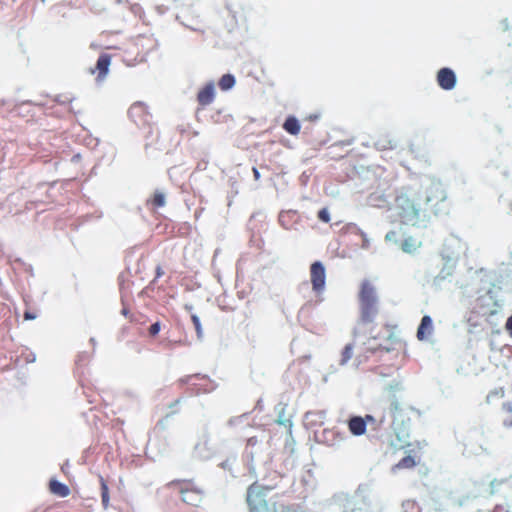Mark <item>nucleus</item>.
<instances>
[{
  "instance_id": "obj_1",
  "label": "nucleus",
  "mask_w": 512,
  "mask_h": 512,
  "mask_svg": "<svg viewBox=\"0 0 512 512\" xmlns=\"http://www.w3.org/2000/svg\"><path fill=\"white\" fill-rule=\"evenodd\" d=\"M393 216L402 224L416 225L422 207L417 201V194L411 189H401L395 195L394 204L390 208Z\"/></svg>"
},
{
  "instance_id": "obj_2",
  "label": "nucleus",
  "mask_w": 512,
  "mask_h": 512,
  "mask_svg": "<svg viewBox=\"0 0 512 512\" xmlns=\"http://www.w3.org/2000/svg\"><path fill=\"white\" fill-rule=\"evenodd\" d=\"M359 320L362 324H372L380 312V301L376 288L369 280H364L358 293Z\"/></svg>"
},
{
  "instance_id": "obj_3",
  "label": "nucleus",
  "mask_w": 512,
  "mask_h": 512,
  "mask_svg": "<svg viewBox=\"0 0 512 512\" xmlns=\"http://www.w3.org/2000/svg\"><path fill=\"white\" fill-rule=\"evenodd\" d=\"M246 501L249 512H277L281 505L277 494L272 495L269 487L257 483L249 486Z\"/></svg>"
},
{
  "instance_id": "obj_4",
  "label": "nucleus",
  "mask_w": 512,
  "mask_h": 512,
  "mask_svg": "<svg viewBox=\"0 0 512 512\" xmlns=\"http://www.w3.org/2000/svg\"><path fill=\"white\" fill-rule=\"evenodd\" d=\"M166 487L188 506L200 507L205 499V490L194 479H175L167 483Z\"/></svg>"
},
{
  "instance_id": "obj_5",
  "label": "nucleus",
  "mask_w": 512,
  "mask_h": 512,
  "mask_svg": "<svg viewBox=\"0 0 512 512\" xmlns=\"http://www.w3.org/2000/svg\"><path fill=\"white\" fill-rule=\"evenodd\" d=\"M310 281L313 291L319 295L325 289L326 270L320 261H315L310 266Z\"/></svg>"
},
{
  "instance_id": "obj_6",
  "label": "nucleus",
  "mask_w": 512,
  "mask_h": 512,
  "mask_svg": "<svg viewBox=\"0 0 512 512\" xmlns=\"http://www.w3.org/2000/svg\"><path fill=\"white\" fill-rule=\"evenodd\" d=\"M394 190L391 186L387 188L380 189L378 188L376 191L372 192L369 195V202L376 207L384 208L389 206L390 199L393 196Z\"/></svg>"
},
{
  "instance_id": "obj_7",
  "label": "nucleus",
  "mask_w": 512,
  "mask_h": 512,
  "mask_svg": "<svg viewBox=\"0 0 512 512\" xmlns=\"http://www.w3.org/2000/svg\"><path fill=\"white\" fill-rule=\"evenodd\" d=\"M437 83L443 90H452L456 85V75L450 68H441L437 72Z\"/></svg>"
},
{
  "instance_id": "obj_8",
  "label": "nucleus",
  "mask_w": 512,
  "mask_h": 512,
  "mask_svg": "<svg viewBox=\"0 0 512 512\" xmlns=\"http://www.w3.org/2000/svg\"><path fill=\"white\" fill-rule=\"evenodd\" d=\"M128 114L129 117L137 124L147 122L149 117L147 106L140 102L132 104L128 110Z\"/></svg>"
},
{
  "instance_id": "obj_9",
  "label": "nucleus",
  "mask_w": 512,
  "mask_h": 512,
  "mask_svg": "<svg viewBox=\"0 0 512 512\" xmlns=\"http://www.w3.org/2000/svg\"><path fill=\"white\" fill-rule=\"evenodd\" d=\"M214 98H215V87L212 82L207 83L197 93V102L201 108H204V107L210 105L214 101Z\"/></svg>"
},
{
  "instance_id": "obj_10",
  "label": "nucleus",
  "mask_w": 512,
  "mask_h": 512,
  "mask_svg": "<svg viewBox=\"0 0 512 512\" xmlns=\"http://www.w3.org/2000/svg\"><path fill=\"white\" fill-rule=\"evenodd\" d=\"M348 429L354 436H361L365 434L367 429V420L361 416H352L347 421Z\"/></svg>"
},
{
  "instance_id": "obj_11",
  "label": "nucleus",
  "mask_w": 512,
  "mask_h": 512,
  "mask_svg": "<svg viewBox=\"0 0 512 512\" xmlns=\"http://www.w3.org/2000/svg\"><path fill=\"white\" fill-rule=\"evenodd\" d=\"M111 64V56L108 54H101L96 62L94 69H91V73L98 72L97 79L102 80L106 77L109 66Z\"/></svg>"
},
{
  "instance_id": "obj_12",
  "label": "nucleus",
  "mask_w": 512,
  "mask_h": 512,
  "mask_svg": "<svg viewBox=\"0 0 512 512\" xmlns=\"http://www.w3.org/2000/svg\"><path fill=\"white\" fill-rule=\"evenodd\" d=\"M446 199V192L439 184L431 185L426 191V202L438 204Z\"/></svg>"
},
{
  "instance_id": "obj_13",
  "label": "nucleus",
  "mask_w": 512,
  "mask_h": 512,
  "mask_svg": "<svg viewBox=\"0 0 512 512\" xmlns=\"http://www.w3.org/2000/svg\"><path fill=\"white\" fill-rule=\"evenodd\" d=\"M433 333V321L430 316L425 315L422 317L420 325L417 329V339L424 341L428 339Z\"/></svg>"
},
{
  "instance_id": "obj_14",
  "label": "nucleus",
  "mask_w": 512,
  "mask_h": 512,
  "mask_svg": "<svg viewBox=\"0 0 512 512\" xmlns=\"http://www.w3.org/2000/svg\"><path fill=\"white\" fill-rule=\"evenodd\" d=\"M49 490L52 494L59 497H67L70 494V489L66 484H63L55 479L50 480Z\"/></svg>"
},
{
  "instance_id": "obj_15",
  "label": "nucleus",
  "mask_w": 512,
  "mask_h": 512,
  "mask_svg": "<svg viewBox=\"0 0 512 512\" xmlns=\"http://www.w3.org/2000/svg\"><path fill=\"white\" fill-rule=\"evenodd\" d=\"M419 463V459L417 460L415 457L411 455H407L403 457L398 463L392 466V472H397L401 469H412Z\"/></svg>"
},
{
  "instance_id": "obj_16",
  "label": "nucleus",
  "mask_w": 512,
  "mask_h": 512,
  "mask_svg": "<svg viewBox=\"0 0 512 512\" xmlns=\"http://www.w3.org/2000/svg\"><path fill=\"white\" fill-rule=\"evenodd\" d=\"M283 129L290 135L296 136L299 134L301 126L296 117L288 116L283 123Z\"/></svg>"
},
{
  "instance_id": "obj_17",
  "label": "nucleus",
  "mask_w": 512,
  "mask_h": 512,
  "mask_svg": "<svg viewBox=\"0 0 512 512\" xmlns=\"http://www.w3.org/2000/svg\"><path fill=\"white\" fill-rule=\"evenodd\" d=\"M421 246V241L414 237H407L401 243V249L405 253H414Z\"/></svg>"
},
{
  "instance_id": "obj_18",
  "label": "nucleus",
  "mask_w": 512,
  "mask_h": 512,
  "mask_svg": "<svg viewBox=\"0 0 512 512\" xmlns=\"http://www.w3.org/2000/svg\"><path fill=\"white\" fill-rule=\"evenodd\" d=\"M502 423L505 427H512V404L506 402L502 405Z\"/></svg>"
},
{
  "instance_id": "obj_19",
  "label": "nucleus",
  "mask_w": 512,
  "mask_h": 512,
  "mask_svg": "<svg viewBox=\"0 0 512 512\" xmlns=\"http://www.w3.org/2000/svg\"><path fill=\"white\" fill-rule=\"evenodd\" d=\"M99 482H100V488H101L102 504H103L104 508H107L109 506V501H110L108 485H107L106 480L102 476H100Z\"/></svg>"
},
{
  "instance_id": "obj_20",
  "label": "nucleus",
  "mask_w": 512,
  "mask_h": 512,
  "mask_svg": "<svg viewBox=\"0 0 512 512\" xmlns=\"http://www.w3.org/2000/svg\"><path fill=\"white\" fill-rule=\"evenodd\" d=\"M235 84V78L233 75L231 74H225L223 75L220 80H219V87L222 89V90H228L230 88H232Z\"/></svg>"
},
{
  "instance_id": "obj_21",
  "label": "nucleus",
  "mask_w": 512,
  "mask_h": 512,
  "mask_svg": "<svg viewBox=\"0 0 512 512\" xmlns=\"http://www.w3.org/2000/svg\"><path fill=\"white\" fill-rule=\"evenodd\" d=\"M149 203L155 208L163 207L166 203L165 195L162 192H155Z\"/></svg>"
},
{
  "instance_id": "obj_22",
  "label": "nucleus",
  "mask_w": 512,
  "mask_h": 512,
  "mask_svg": "<svg viewBox=\"0 0 512 512\" xmlns=\"http://www.w3.org/2000/svg\"><path fill=\"white\" fill-rule=\"evenodd\" d=\"M353 344H347L342 353H341V359H340V365H345L347 362L352 358L353 355Z\"/></svg>"
},
{
  "instance_id": "obj_23",
  "label": "nucleus",
  "mask_w": 512,
  "mask_h": 512,
  "mask_svg": "<svg viewBox=\"0 0 512 512\" xmlns=\"http://www.w3.org/2000/svg\"><path fill=\"white\" fill-rule=\"evenodd\" d=\"M401 411H402V408L398 401L394 400L390 403L389 413H390L391 417L393 418V423L397 420Z\"/></svg>"
},
{
  "instance_id": "obj_24",
  "label": "nucleus",
  "mask_w": 512,
  "mask_h": 512,
  "mask_svg": "<svg viewBox=\"0 0 512 512\" xmlns=\"http://www.w3.org/2000/svg\"><path fill=\"white\" fill-rule=\"evenodd\" d=\"M384 328L387 331V340L390 341L391 344L394 343L396 341V338H395L396 325L386 323V324H384Z\"/></svg>"
},
{
  "instance_id": "obj_25",
  "label": "nucleus",
  "mask_w": 512,
  "mask_h": 512,
  "mask_svg": "<svg viewBox=\"0 0 512 512\" xmlns=\"http://www.w3.org/2000/svg\"><path fill=\"white\" fill-rule=\"evenodd\" d=\"M191 320H192V323H193V325L195 327V330H196V333H197V337L199 339H201L202 336H203V330H202V326H201L199 317L197 315L193 314L191 316Z\"/></svg>"
},
{
  "instance_id": "obj_26",
  "label": "nucleus",
  "mask_w": 512,
  "mask_h": 512,
  "mask_svg": "<svg viewBox=\"0 0 512 512\" xmlns=\"http://www.w3.org/2000/svg\"><path fill=\"white\" fill-rule=\"evenodd\" d=\"M318 219L324 223H328L330 221V214L327 208L319 210Z\"/></svg>"
},
{
  "instance_id": "obj_27",
  "label": "nucleus",
  "mask_w": 512,
  "mask_h": 512,
  "mask_svg": "<svg viewBox=\"0 0 512 512\" xmlns=\"http://www.w3.org/2000/svg\"><path fill=\"white\" fill-rule=\"evenodd\" d=\"M161 329L160 322H155L149 327V335L156 336Z\"/></svg>"
},
{
  "instance_id": "obj_28",
  "label": "nucleus",
  "mask_w": 512,
  "mask_h": 512,
  "mask_svg": "<svg viewBox=\"0 0 512 512\" xmlns=\"http://www.w3.org/2000/svg\"><path fill=\"white\" fill-rule=\"evenodd\" d=\"M503 396H504V390H503V388H500V389L494 390V391L490 392V393L487 395V402H490L491 398H493V397H503Z\"/></svg>"
},
{
  "instance_id": "obj_29",
  "label": "nucleus",
  "mask_w": 512,
  "mask_h": 512,
  "mask_svg": "<svg viewBox=\"0 0 512 512\" xmlns=\"http://www.w3.org/2000/svg\"><path fill=\"white\" fill-rule=\"evenodd\" d=\"M23 317H24V320H34V319L37 318V314L35 312L30 311V310H26L24 312Z\"/></svg>"
},
{
  "instance_id": "obj_30",
  "label": "nucleus",
  "mask_w": 512,
  "mask_h": 512,
  "mask_svg": "<svg viewBox=\"0 0 512 512\" xmlns=\"http://www.w3.org/2000/svg\"><path fill=\"white\" fill-rule=\"evenodd\" d=\"M397 232L396 231H389L386 236H385V239L386 241H397Z\"/></svg>"
},
{
  "instance_id": "obj_31",
  "label": "nucleus",
  "mask_w": 512,
  "mask_h": 512,
  "mask_svg": "<svg viewBox=\"0 0 512 512\" xmlns=\"http://www.w3.org/2000/svg\"><path fill=\"white\" fill-rule=\"evenodd\" d=\"M277 512H299V511L292 507L284 506L281 504L280 507L278 508Z\"/></svg>"
},
{
  "instance_id": "obj_32",
  "label": "nucleus",
  "mask_w": 512,
  "mask_h": 512,
  "mask_svg": "<svg viewBox=\"0 0 512 512\" xmlns=\"http://www.w3.org/2000/svg\"><path fill=\"white\" fill-rule=\"evenodd\" d=\"M505 328L512 337V315L507 319Z\"/></svg>"
},
{
  "instance_id": "obj_33",
  "label": "nucleus",
  "mask_w": 512,
  "mask_h": 512,
  "mask_svg": "<svg viewBox=\"0 0 512 512\" xmlns=\"http://www.w3.org/2000/svg\"><path fill=\"white\" fill-rule=\"evenodd\" d=\"M155 272H156V278H160V277H162L164 275L163 268L160 265H158L156 267V271Z\"/></svg>"
},
{
  "instance_id": "obj_34",
  "label": "nucleus",
  "mask_w": 512,
  "mask_h": 512,
  "mask_svg": "<svg viewBox=\"0 0 512 512\" xmlns=\"http://www.w3.org/2000/svg\"><path fill=\"white\" fill-rule=\"evenodd\" d=\"M252 171H253V175H254L255 180H259L260 179V173H259L258 169L254 167L252 169Z\"/></svg>"
},
{
  "instance_id": "obj_35",
  "label": "nucleus",
  "mask_w": 512,
  "mask_h": 512,
  "mask_svg": "<svg viewBox=\"0 0 512 512\" xmlns=\"http://www.w3.org/2000/svg\"><path fill=\"white\" fill-rule=\"evenodd\" d=\"M365 420H367V424L368 423H371V422H374V417L371 416V415H366L365 417H363Z\"/></svg>"
},
{
  "instance_id": "obj_36",
  "label": "nucleus",
  "mask_w": 512,
  "mask_h": 512,
  "mask_svg": "<svg viewBox=\"0 0 512 512\" xmlns=\"http://www.w3.org/2000/svg\"><path fill=\"white\" fill-rule=\"evenodd\" d=\"M371 337H372L373 339H380V338H381V336H380L379 334H373V331H372V330H371Z\"/></svg>"
},
{
  "instance_id": "obj_37",
  "label": "nucleus",
  "mask_w": 512,
  "mask_h": 512,
  "mask_svg": "<svg viewBox=\"0 0 512 512\" xmlns=\"http://www.w3.org/2000/svg\"><path fill=\"white\" fill-rule=\"evenodd\" d=\"M248 443L251 444V445L255 444L256 443V439L255 438H249L248 439Z\"/></svg>"
},
{
  "instance_id": "obj_38",
  "label": "nucleus",
  "mask_w": 512,
  "mask_h": 512,
  "mask_svg": "<svg viewBox=\"0 0 512 512\" xmlns=\"http://www.w3.org/2000/svg\"><path fill=\"white\" fill-rule=\"evenodd\" d=\"M379 348H383V349H385L386 351H389V350H391V349H392L390 346H382V345H380V346H379Z\"/></svg>"
},
{
  "instance_id": "obj_39",
  "label": "nucleus",
  "mask_w": 512,
  "mask_h": 512,
  "mask_svg": "<svg viewBox=\"0 0 512 512\" xmlns=\"http://www.w3.org/2000/svg\"><path fill=\"white\" fill-rule=\"evenodd\" d=\"M309 119H310L311 121H315V120H317V119H318V116H317V115H312V116H310V117H309Z\"/></svg>"
}]
</instances>
